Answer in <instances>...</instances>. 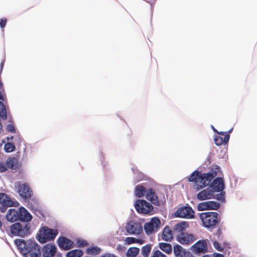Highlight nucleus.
<instances>
[{"instance_id":"obj_8","label":"nucleus","mask_w":257,"mask_h":257,"mask_svg":"<svg viewBox=\"0 0 257 257\" xmlns=\"http://www.w3.org/2000/svg\"><path fill=\"white\" fill-rule=\"evenodd\" d=\"M160 225V219L157 217H153L149 222L145 224V231L148 235L151 234L158 231Z\"/></svg>"},{"instance_id":"obj_39","label":"nucleus","mask_w":257,"mask_h":257,"mask_svg":"<svg viewBox=\"0 0 257 257\" xmlns=\"http://www.w3.org/2000/svg\"><path fill=\"white\" fill-rule=\"evenodd\" d=\"M7 131L9 132L15 133V128L13 124H9L7 125Z\"/></svg>"},{"instance_id":"obj_46","label":"nucleus","mask_w":257,"mask_h":257,"mask_svg":"<svg viewBox=\"0 0 257 257\" xmlns=\"http://www.w3.org/2000/svg\"><path fill=\"white\" fill-rule=\"evenodd\" d=\"M213 257H224V255L220 253H214L213 254Z\"/></svg>"},{"instance_id":"obj_22","label":"nucleus","mask_w":257,"mask_h":257,"mask_svg":"<svg viewBox=\"0 0 257 257\" xmlns=\"http://www.w3.org/2000/svg\"><path fill=\"white\" fill-rule=\"evenodd\" d=\"M162 238L165 241H171L173 238L172 231L169 227L166 226L164 228L162 233Z\"/></svg>"},{"instance_id":"obj_25","label":"nucleus","mask_w":257,"mask_h":257,"mask_svg":"<svg viewBox=\"0 0 257 257\" xmlns=\"http://www.w3.org/2000/svg\"><path fill=\"white\" fill-rule=\"evenodd\" d=\"M189 226V225L187 222H181L177 223L174 227V229L175 231L179 232H183V231H184L187 228H188Z\"/></svg>"},{"instance_id":"obj_6","label":"nucleus","mask_w":257,"mask_h":257,"mask_svg":"<svg viewBox=\"0 0 257 257\" xmlns=\"http://www.w3.org/2000/svg\"><path fill=\"white\" fill-rule=\"evenodd\" d=\"M10 229L13 235L24 237L30 233V225L29 223L23 225L19 222H17L11 226Z\"/></svg>"},{"instance_id":"obj_10","label":"nucleus","mask_w":257,"mask_h":257,"mask_svg":"<svg viewBox=\"0 0 257 257\" xmlns=\"http://www.w3.org/2000/svg\"><path fill=\"white\" fill-rule=\"evenodd\" d=\"M18 193L25 200L30 199L33 194L32 190L28 184H21L19 182H18Z\"/></svg>"},{"instance_id":"obj_37","label":"nucleus","mask_w":257,"mask_h":257,"mask_svg":"<svg viewBox=\"0 0 257 257\" xmlns=\"http://www.w3.org/2000/svg\"><path fill=\"white\" fill-rule=\"evenodd\" d=\"M151 257H166V256L160 250H157L153 252Z\"/></svg>"},{"instance_id":"obj_29","label":"nucleus","mask_w":257,"mask_h":257,"mask_svg":"<svg viewBox=\"0 0 257 257\" xmlns=\"http://www.w3.org/2000/svg\"><path fill=\"white\" fill-rule=\"evenodd\" d=\"M83 253L81 249H73L66 253V257H81Z\"/></svg>"},{"instance_id":"obj_13","label":"nucleus","mask_w":257,"mask_h":257,"mask_svg":"<svg viewBox=\"0 0 257 257\" xmlns=\"http://www.w3.org/2000/svg\"><path fill=\"white\" fill-rule=\"evenodd\" d=\"M194 211L190 206L180 207L175 212V215L177 217L189 219L194 218Z\"/></svg>"},{"instance_id":"obj_32","label":"nucleus","mask_w":257,"mask_h":257,"mask_svg":"<svg viewBox=\"0 0 257 257\" xmlns=\"http://www.w3.org/2000/svg\"><path fill=\"white\" fill-rule=\"evenodd\" d=\"M152 245L151 244H147L143 246L142 248V254L143 256L149 257Z\"/></svg>"},{"instance_id":"obj_11","label":"nucleus","mask_w":257,"mask_h":257,"mask_svg":"<svg viewBox=\"0 0 257 257\" xmlns=\"http://www.w3.org/2000/svg\"><path fill=\"white\" fill-rule=\"evenodd\" d=\"M126 231L130 234L138 235L143 232V227L141 224L135 221H130L125 226Z\"/></svg>"},{"instance_id":"obj_23","label":"nucleus","mask_w":257,"mask_h":257,"mask_svg":"<svg viewBox=\"0 0 257 257\" xmlns=\"http://www.w3.org/2000/svg\"><path fill=\"white\" fill-rule=\"evenodd\" d=\"M6 165L8 168L17 169L18 168V161L15 158H10L6 161Z\"/></svg>"},{"instance_id":"obj_9","label":"nucleus","mask_w":257,"mask_h":257,"mask_svg":"<svg viewBox=\"0 0 257 257\" xmlns=\"http://www.w3.org/2000/svg\"><path fill=\"white\" fill-rule=\"evenodd\" d=\"M135 207L138 212L145 214L150 213L153 209L152 205L145 200H138Z\"/></svg>"},{"instance_id":"obj_38","label":"nucleus","mask_w":257,"mask_h":257,"mask_svg":"<svg viewBox=\"0 0 257 257\" xmlns=\"http://www.w3.org/2000/svg\"><path fill=\"white\" fill-rule=\"evenodd\" d=\"M221 193L216 195V198L220 201L224 202L225 201V193L220 191Z\"/></svg>"},{"instance_id":"obj_24","label":"nucleus","mask_w":257,"mask_h":257,"mask_svg":"<svg viewBox=\"0 0 257 257\" xmlns=\"http://www.w3.org/2000/svg\"><path fill=\"white\" fill-rule=\"evenodd\" d=\"M146 191L147 190L145 187L141 185H138L135 188V195L137 197L141 198L144 196Z\"/></svg>"},{"instance_id":"obj_44","label":"nucleus","mask_w":257,"mask_h":257,"mask_svg":"<svg viewBox=\"0 0 257 257\" xmlns=\"http://www.w3.org/2000/svg\"><path fill=\"white\" fill-rule=\"evenodd\" d=\"M5 62V60H3L1 61V64H0V74H1L2 71L3 69V68H4V66Z\"/></svg>"},{"instance_id":"obj_34","label":"nucleus","mask_w":257,"mask_h":257,"mask_svg":"<svg viewBox=\"0 0 257 257\" xmlns=\"http://www.w3.org/2000/svg\"><path fill=\"white\" fill-rule=\"evenodd\" d=\"M15 146L11 143H7L5 145L4 149L7 153L13 152L15 150Z\"/></svg>"},{"instance_id":"obj_28","label":"nucleus","mask_w":257,"mask_h":257,"mask_svg":"<svg viewBox=\"0 0 257 257\" xmlns=\"http://www.w3.org/2000/svg\"><path fill=\"white\" fill-rule=\"evenodd\" d=\"M173 251L176 257H181L186 250L184 249L181 245L176 244L174 246Z\"/></svg>"},{"instance_id":"obj_41","label":"nucleus","mask_w":257,"mask_h":257,"mask_svg":"<svg viewBox=\"0 0 257 257\" xmlns=\"http://www.w3.org/2000/svg\"><path fill=\"white\" fill-rule=\"evenodd\" d=\"M8 169L6 164H5L4 163H0V171L1 172H4L6 171Z\"/></svg>"},{"instance_id":"obj_45","label":"nucleus","mask_w":257,"mask_h":257,"mask_svg":"<svg viewBox=\"0 0 257 257\" xmlns=\"http://www.w3.org/2000/svg\"><path fill=\"white\" fill-rule=\"evenodd\" d=\"M4 91V89H0V100H2V101H4L5 100V97L3 94V91Z\"/></svg>"},{"instance_id":"obj_47","label":"nucleus","mask_w":257,"mask_h":257,"mask_svg":"<svg viewBox=\"0 0 257 257\" xmlns=\"http://www.w3.org/2000/svg\"><path fill=\"white\" fill-rule=\"evenodd\" d=\"M233 130V128H231L228 132H224V133H228L229 135V133L230 132H231V131H232Z\"/></svg>"},{"instance_id":"obj_3","label":"nucleus","mask_w":257,"mask_h":257,"mask_svg":"<svg viewBox=\"0 0 257 257\" xmlns=\"http://www.w3.org/2000/svg\"><path fill=\"white\" fill-rule=\"evenodd\" d=\"M16 243L24 253L28 254L30 257H41V247L36 242L32 241L25 242L23 240L20 239L16 240Z\"/></svg>"},{"instance_id":"obj_18","label":"nucleus","mask_w":257,"mask_h":257,"mask_svg":"<svg viewBox=\"0 0 257 257\" xmlns=\"http://www.w3.org/2000/svg\"><path fill=\"white\" fill-rule=\"evenodd\" d=\"M213 191L220 192L224 189L225 185L223 179L221 177L215 178L210 185Z\"/></svg>"},{"instance_id":"obj_20","label":"nucleus","mask_w":257,"mask_h":257,"mask_svg":"<svg viewBox=\"0 0 257 257\" xmlns=\"http://www.w3.org/2000/svg\"><path fill=\"white\" fill-rule=\"evenodd\" d=\"M146 198L154 205H158L159 204L158 197L152 188H150L146 191Z\"/></svg>"},{"instance_id":"obj_27","label":"nucleus","mask_w":257,"mask_h":257,"mask_svg":"<svg viewBox=\"0 0 257 257\" xmlns=\"http://www.w3.org/2000/svg\"><path fill=\"white\" fill-rule=\"evenodd\" d=\"M125 243L126 244H131L132 243H138L142 244L145 242V240L142 239H138L133 237H127L125 239Z\"/></svg>"},{"instance_id":"obj_14","label":"nucleus","mask_w":257,"mask_h":257,"mask_svg":"<svg viewBox=\"0 0 257 257\" xmlns=\"http://www.w3.org/2000/svg\"><path fill=\"white\" fill-rule=\"evenodd\" d=\"M57 243L61 249L65 250H69L74 247L75 245L73 241L64 236L59 237L57 240Z\"/></svg>"},{"instance_id":"obj_40","label":"nucleus","mask_w":257,"mask_h":257,"mask_svg":"<svg viewBox=\"0 0 257 257\" xmlns=\"http://www.w3.org/2000/svg\"><path fill=\"white\" fill-rule=\"evenodd\" d=\"M7 20L6 18L0 19V26L2 28H4L7 24Z\"/></svg>"},{"instance_id":"obj_42","label":"nucleus","mask_w":257,"mask_h":257,"mask_svg":"<svg viewBox=\"0 0 257 257\" xmlns=\"http://www.w3.org/2000/svg\"><path fill=\"white\" fill-rule=\"evenodd\" d=\"M181 257H195L194 255L189 251H186L183 253Z\"/></svg>"},{"instance_id":"obj_21","label":"nucleus","mask_w":257,"mask_h":257,"mask_svg":"<svg viewBox=\"0 0 257 257\" xmlns=\"http://www.w3.org/2000/svg\"><path fill=\"white\" fill-rule=\"evenodd\" d=\"M0 204L9 206V207L15 206L14 202L8 195L4 193H0Z\"/></svg>"},{"instance_id":"obj_48","label":"nucleus","mask_w":257,"mask_h":257,"mask_svg":"<svg viewBox=\"0 0 257 257\" xmlns=\"http://www.w3.org/2000/svg\"><path fill=\"white\" fill-rule=\"evenodd\" d=\"M213 131H214L215 133H217L218 134L219 132L214 127H213Z\"/></svg>"},{"instance_id":"obj_26","label":"nucleus","mask_w":257,"mask_h":257,"mask_svg":"<svg viewBox=\"0 0 257 257\" xmlns=\"http://www.w3.org/2000/svg\"><path fill=\"white\" fill-rule=\"evenodd\" d=\"M159 246L162 250L168 254H170L172 251V247L170 243L160 242Z\"/></svg>"},{"instance_id":"obj_4","label":"nucleus","mask_w":257,"mask_h":257,"mask_svg":"<svg viewBox=\"0 0 257 257\" xmlns=\"http://www.w3.org/2000/svg\"><path fill=\"white\" fill-rule=\"evenodd\" d=\"M202 225L205 228L213 229L219 222L218 214L216 212H204L199 214Z\"/></svg>"},{"instance_id":"obj_19","label":"nucleus","mask_w":257,"mask_h":257,"mask_svg":"<svg viewBox=\"0 0 257 257\" xmlns=\"http://www.w3.org/2000/svg\"><path fill=\"white\" fill-rule=\"evenodd\" d=\"M213 198V191L209 188L199 192L197 194V198L199 200L210 199Z\"/></svg>"},{"instance_id":"obj_2","label":"nucleus","mask_w":257,"mask_h":257,"mask_svg":"<svg viewBox=\"0 0 257 257\" xmlns=\"http://www.w3.org/2000/svg\"><path fill=\"white\" fill-rule=\"evenodd\" d=\"M6 217L7 220L11 222L17 220L26 222L30 221L32 219L31 214L23 207H20L18 210L14 208L10 209Z\"/></svg>"},{"instance_id":"obj_16","label":"nucleus","mask_w":257,"mask_h":257,"mask_svg":"<svg viewBox=\"0 0 257 257\" xmlns=\"http://www.w3.org/2000/svg\"><path fill=\"white\" fill-rule=\"evenodd\" d=\"M57 251L54 244H45L42 249V257H54Z\"/></svg>"},{"instance_id":"obj_15","label":"nucleus","mask_w":257,"mask_h":257,"mask_svg":"<svg viewBox=\"0 0 257 257\" xmlns=\"http://www.w3.org/2000/svg\"><path fill=\"white\" fill-rule=\"evenodd\" d=\"M220 206V204L215 201H209L198 204L197 208L199 211L205 210H216Z\"/></svg>"},{"instance_id":"obj_1","label":"nucleus","mask_w":257,"mask_h":257,"mask_svg":"<svg viewBox=\"0 0 257 257\" xmlns=\"http://www.w3.org/2000/svg\"><path fill=\"white\" fill-rule=\"evenodd\" d=\"M219 167H216L215 170L212 169L208 173H203L196 171L192 173L188 178V181L194 182L196 185V189L199 190L208 186L211 180L217 175Z\"/></svg>"},{"instance_id":"obj_17","label":"nucleus","mask_w":257,"mask_h":257,"mask_svg":"<svg viewBox=\"0 0 257 257\" xmlns=\"http://www.w3.org/2000/svg\"><path fill=\"white\" fill-rule=\"evenodd\" d=\"M218 134L220 136H215L214 139V143L216 145L220 146L227 144L229 140L230 135L222 132L218 133Z\"/></svg>"},{"instance_id":"obj_36","label":"nucleus","mask_w":257,"mask_h":257,"mask_svg":"<svg viewBox=\"0 0 257 257\" xmlns=\"http://www.w3.org/2000/svg\"><path fill=\"white\" fill-rule=\"evenodd\" d=\"M213 246L215 248L219 251H222L224 248L220 245L217 241H214L213 242Z\"/></svg>"},{"instance_id":"obj_33","label":"nucleus","mask_w":257,"mask_h":257,"mask_svg":"<svg viewBox=\"0 0 257 257\" xmlns=\"http://www.w3.org/2000/svg\"><path fill=\"white\" fill-rule=\"evenodd\" d=\"M0 117L4 120L7 118L6 108L1 101H0Z\"/></svg>"},{"instance_id":"obj_12","label":"nucleus","mask_w":257,"mask_h":257,"mask_svg":"<svg viewBox=\"0 0 257 257\" xmlns=\"http://www.w3.org/2000/svg\"><path fill=\"white\" fill-rule=\"evenodd\" d=\"M197 239L196 235L185 232H181L177 236V241L182 244H190Z\"/></svg>"},{"instance_id":"obj_5","label":"nucleus","mask_w":257,"mask_h":257,"mask_svg":"<svg viewBox=\"0 0 257 257\" xmlns=\"http://www.w3.org/2000/svg\"><path fill=\"white\" fill-rule=\"evenodd\" d=\"M58 233L57 229L49 228L45 226L40 228L36 237L40 243H45L54 240Z\"/></svg>"},{"instance_id":"obj_7","label":"nucleus","mask_w":257,"mask_h":257,"mask_svg":"<svg viewBox=\"0 0 257 257\" xmlns=\"http://www.w3.org/2000/svg\"><path fill=\"white\" fill-rule=\"evenodd\" d=\"M209 245L210 243L208 239H201L195 242L191 246V249L194 253L197 255L205 254L208 251Z\"/></svg>"},{"instance_id":"obj_31","label":"nucleus","mask_w":257,"mask_h":257,"mask_svg":"<svg viewBox=\"0 0 257 257\" xmlns=\"http://www.w3.org/2000/svg\"><path fill=\"white\" fill-rule=\"evenodd\" d=\"M139 250L138 247H130L126 252V255L127 257H135L139 253Z\"/></svg>"},{"instance_id":"obj_30","label":"nucleus","mask_w":257,"mask_h":257,"mask_svg":"<svg viewBox=\"0 0 257 257\" xmlns=\"http://www.w3.org/2000/svg\"><path fill=\"white\" fill-rule=\"evenodd\" d=\"M101 251L100 248L97 246H91L87 248L86 252L88 254L96 255Z\"/></svg>"},{"instance_id":"obj_43","label":"nucleus","mask_w":257,"mask_h":257,"mask_svg":"<svg viewBox=\"0 0 257 257\" xmlns=\"http://www.w3.org/2000/svg\"><path fill=\"white\" fill-rule=\"evenodd\" d=\"M8 207H9V206H7V205H2V206L0 207V211L2 212H5L6 211Z\"/></svg>"},{"instance_id":"obj_35","label":"nucleus","mask_w":257,"mask_h":257,"mask_svg":"<svg viewBox=\"0 0 257 257\" xmlns=\"http://www.w3.org/2000/svg\"><path fill=\"white\" fill-rule=\"evenodd\" d=\"M88 244L87 242L83 239H78L76 241V245L78 247L86 246Z\"/></svg>"}]
</instances>
